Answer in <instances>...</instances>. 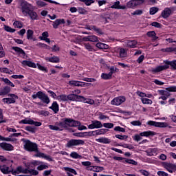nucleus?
I'll return each mask as SVG.
<instances>
[{
	"label": "nucleus",
	"mask_w": 176,
	"mask_h": 176,
	"mask_svg": "<svg viewBox=\"0 0 176 176\" xmlns=\"http://www.w3.org/2000/svg\"><path fill=\"white\" fill-rule=\"evenodd\" d=\"M174 166L172 164H166L165 165V168H166V170L169 172L173 173V168Z\"/></svg>",
	"instance_id": "47"
},
{
	"label": "nucleus",
	"mask_w": 176,
	"mask_h": 176,
	"mask_svg": "<svg viewBox=\"0 0 176 176\" xmlns=\"http://www.w3.org/2000/svg\"><path fill=\"white\" fill-rule=\"evenodd\" d=\"M102 126V123L100 121L95 120L92 121V123L88 126V129L91 130H93V129H101Z\"/></svg>",
	"instance_id": "13"
},
{
	"label": "nucleus",
	"mask_w": 176,
	"mask_h": 176,
	"mask_svg": "<svg viewBox=\"0 0 176 176\" xmlns=\"http://www.w3.org/2000/svg\"><path fill=\"white\" fill-rule=\"evenodd\" d=\"M119 52V57L120 58H123L124 57H127V51L124 50V48H118Z\"/></svg>",
	"instance_id": "27"
},
{
	"label": "nucleus",
	"mask_w": 176,
	"mask_h": 176,
	"mask_svg": "<svg viewBox=\"0 0 176 176\" xmlns=\"http://www.w3.org/2000/svg\"><path fill=\"white\" fill-rule=\"evenodd\" d=\"M146 35L147 36H149V38H153V41H157V39H159V37L156 36V32H155V31L148 32Z\"/></svg>",
	"instance_id": "31"
},
{
	"label": "nucleus",
	"mask_w": 176,
	"mask_h": 176,
	"mask_svg": "<svg viewBox=\"0 0 176 176\" xmlns=\"http://www.w3.org/2000/svg\"><path fill=\"white\" fill-rule=\"evenodd\" d=\"M170 66L171 67L172 69H176V60L172 61L166 60L164 61V65L157 66L156 67L153 68L151 72L153 74H157V72H162V71L168 69Z\"/></svg>",
	"instance_id": "2"
},
{
	"label": "nucleus",
	"mask_w": 176,
	"mask_h": 176,
	"mask_svg": "<svg viewBox=\"0 0 176 176\" xmlns=\"http://www.w3.org/2000/svg\"><path fill=\"white\" fill-rule=\"evenodd\" d=\"M145 152L147 156H153L157 152V148H148Z\"/></svg>",
	"instance_id": "32"
},
{
	"label": "nucleus",
	"mask_w": 176,
	"mask_h": 176,
	"mask_svg": "<svg viewBox=\"0 0 176 176\" xmlns=\"http://www.w3.org/2000/svg\"><path fill=\"white\" fill-rule=\"evenodd\" d=\"M56 100H58V101H67V96L65 94L60 95L56 97Z\"/></svg>",
	"instance_id": "38"
},
{
	"label": "nucleus",
	"mask_w": 176,
	"mask_h": 176,
	"mask_svg": "<svg viewBox=\"0 0 176 176\" xmlns=\"http://www.w3.org/2000/svg\"><path fill=\"white\" fill-rule=\"evenodd\" d=\"M13 25L15 28H23V23L20 22L19 21H15Z\"/></svg>",
	"instance_id": "42"
},
{
	"label": "nucleus",
	"mask_w": 176,
	"mask_h": 176,
	"mask_svg": "<svg viewBox=\"0 0 176 176\" xmlns=\"http://www.w3.org/2000/svg\"><path fill=\"white\" fill-rule=\"evenodd\" d=\"M38 115H42L43 116H49V111L41 110L38 111Z\"/></svg>",
	"instance_id": "60"
},
{
	"label": "nucleus",
	"mask_w": 176,
	"mask_h": 176,
	"mask_svg": "<svg viewBox=\"0 0 176 176\" xmlns=\"http://www.w3.org/2000/svg\"><path fill=\"white\" fill-rule=\"evenodd\" d=\"M12 50H14V52H16V53H18L19 56H20V57H25V52H24V50H23V49L19 47H12Z\"/></svg>",
	"instance_id": "19"
},
{
	"label": "nucleus",
	"mask_w": 176,
	"mask_h": 176,
	"mask_svg": "<svg viewBox=\"0 0 176 176\" xmlns=\"http://www.w3.org/2000/svg\"><path fill=\"white\" fill-rule=\"evenodd\" d=\"M26 173L25 174H30V175H38L39 174V172L36 170L34 169H25Z\"/></svg>",
	"instance_id": "33"
},
{
	"label": "nucleus",
	"mask_w": 176,
	"mask_h": 176,
	"mask_svg": "<svg viewBox=\"0 0 176 176\" xmlns=\"http://www.w3.org/2000/svg\"><path fill=\"white\" fill-rule=\"evenodd\" d=\"M0 148H1V149H3V151H13V149H14L13 145L6 142L0 143Z\"/></svg>",
	"instance_id": "14"
},
{
	"label": "nucleus",
	"mask_w": 176,
	"mask_h": 176,
	"mask_svg": "<svg viewBox=\"0 0 176 176\" xmlns=\"http://www.w3.org/2000/svg\"><path fill=\"white\" fill-rule=\"evenodd\" d=\"M19 124H33L34 126H36V127H39L40 126H42V122H35L32 119L28 118L19 121Z\"/></svg>",
	"instance_id": "8"
},
{
	"label": "nucleus",
	"mask_w": 176,
	"mask_h": 176,
	"mask_svg": "<svg viewBox=\"0 0 176 176\" xmlns=\"http://www.w3.org/2000/svg\"><path fill=\"white\" fill-rule=\"evenodd\" d=\"M10 93V88L8 86H6L0 89V96H6Z\"/></svg>",
	"instance_id": "23"
},
{
	"label": "nucleus",
	"mask_w": 176,
	"mask_h": 176,
	"mask_svg": "<svg viewBox=\"0 0 176 176\" xmlns=\"http://www.w3.org/2000/svg\"><path fill=\"white\" fill-rule=\"evenodd\" d=\"M89 42H98V37L95 35L89 36Z\"/></svg>",
	"instance_id": "56"
},
{
	"label": "nucleus",
	"mask_w": 176,
	"mask_h": 176,
	"mask_svg": "<svg viewBox=\"0 0 176 176\" xmlns=\"http://www.w3.org/2000/svg\"><path fill=\"white\" fill-rule=\"evenodd\" d=\"M84 46L85 47V49L87 50H88V52H93V50H94V48H93V46H91V45H90V43H84Z\"/></svg>",
	"instance_id": "46"
},
{
	"label": "nucleus",
	"mask_w": 176,
	"mask_h": 176,
	"mask_svg": "<svg viewBox=\"0 0 176 176\" xmlns=\"http://www.w3.org/2000/svg\"><path fill=\"white\" fill-rule=\"evenodd\" d=\"M131 124H132V126H141L142 123L140 120H136L131 122Z\"/></svg>",
	"instance_id": "64"
},
{
	"label": "nucleus",
	"mask_w": 176,
	"mask_h": 176,
	"mask_svg": "<svg viewBox=\"0 0 176 176\" xmlns=\"http://www.w3.org/2000/svg\"><path fill=\"white\" fill-rule=\"evenodd\" d=\"M126 8H129V9H134V8H135V0H131L126 3Z\"/></svg>",
	"instance_id": "36"
},
{
	"label": "nucleus",
	"mask_w": 176,
	"mask_h": 176,
	"mask_svg": "<svg viewBox=\"0 0 176 176\" xmlns=\"http://www.w3.org/2000/svg\"><path fill=\"white\" fill-rule=\"evenodd\" d=\"M50 108V109H52L54 113H57L59 111L58 104H57V102H54Z\"/></svg>",
	"instance_id": "30"
},
{
	"label": "nucleus",
	"mask_w": 176,
	"mask_h": 176,
	"mask_svg": "<svg viewBox=\"0 0 176 176\" xmlns=\"http://www.w3.org/2000/svg\"><path fill=\"white\" fill-rule=\"evenodd\" d=\"M80 2H83L87 6H90L91 3H94L93 0H80Z\"/></svg>",
	"instance_id": "55"
},
{
	"label": "nucleus",
	"mask_w": 176,
	"mask_h": 176,
	"mask_svg": "<svg viewBox=\"0 0 176 176\" xmlns=\"http://www.w3.org/2000/svg\"><path fill=\"white\" fill-rule=\"evenodd\" d=\"M74 122H76L77 123H78L77 125H74V126H72V127H78V130H87V127H86V126L85 125H80V122L79 121H76V120H74Z\"/></svg>",
	"instance_id": "34"
},
{
	"label": "nucleus",
	"mask_w": 176,
	"mask_h": 176,
	"mask_svg": "<svg viewBox=\"0 0 176 176\" xmlns=\"http://www.w3.org/2000/svg\"><path fill=\"white\" fill-rule=\"evenodd\" d=\"M23 67H30V68H36V65L30 60H23L21 62Z\"/></svg>",
	"instance_id": "18"
},
{
	"label": "nucleus",
	"mask_w": 176,
	"mask_h": 176,
	"mask_svg": "<svg viewBox=\"0 0 176 176\" xmlns=\"http://www.w3.org/2000/svg\"><path fill=\"white\" fill-rule=\"evenodd\" d=\"M63 169L65 170V171H66L67 176H74V175H77L78 173H76V170H75V169H72L69 167H64Z\"/></svg>",
	"instance_id": "21"
},
{
	"label": "nucleus",
	"mask_w": 176,
	"mask_h": 176,
	"mask_svg": "<svg viewBox=\"0 0 176 176\" xmlns=\"http://www.w3.org/2000/svg\"><path fill=\"white\" fill-rule=\"evenodd\" d=\"M28 17H30V20H38L39 16H38V13L32 10L28 14Z\"/></svg>",
	"instance_id": "20"
},
{
	"label": "nucleus",
	"mask_w": 176,
	"mask_h": 176,
	"mask_svg": "<svg viewBox=\"0 0 176 176\" xmlns=\"http://www.w3.org/2000/svg\"><path fill=\"white\" fill-rule=\"evenodd\" d=\"M120 146H122V148H126L127 149H133L134 148V146L131 144H121L120 145Z\"/></svg>",
	"instance_id": "62"
},
{
	"label": "nucleus",
	"mask_w": 176,
	"mask_h": 176,
	"mask_svg": "<svg viewBox=\"0 0 176 176\" xmlns=\"http://www.w3.org/2000/svg\"><path fill=\"white\" fill-rule=\"evenodd\" d=\"M174 10H175V7L165 8L161 12V17H162V19H168V17L173 14Z\"/></svg>",
	"instance_id": "7"
},
{
	"label": "nucleus",
	"mask_w": 176,
	"mask_h": 176,
	"mask_svg": "<svg viewBox=\"0 0 176 176\" xmlns=\"http://www.w3.org/2000/svg\"><path fill=\"white\" fill-rule=\"evenodd\" d=\"M80 98H83L82 96L71 94L67 95V101H80Z\"/></svg>",
	"instance_id": "15"
},
{
	"label": "nucleus",
	"mask_w": 176,
	"mask_h": 176,
	"mask_svg": "<svg viewBox=\"0 0 176 176\" xmlns=\"http://www.w3.org/2000/svg\"><path fill=\"white\" fill-rule=\"evenodd\" d=\"M79 145H85V140L72 139L66 144V148H72V146H78Z\"/></svg>",
	"instance_id": "6"
},
{
	"label": "nucleus",
	"mask_w": 176,
	"mask_h": 176,
	"mask_svg": "<svg viewBox=\"0 0 176 176\" xmlns=\"http://www.w3.org/2000/svg\"><path fill=\"white\" fill-rule=\"evenodd\" d=\"M34 38V31L32 30H28L27 31V39H33Z\"/></svg>",
	"instance_id": "40"
},
{
	"label": "nucleus",
	"mask_w": 176,
	"mask_h": 176,
	"mask_svg": "<svg viewBox=\"0 0 176 176\" xmlns=\"http://www.w3.org/2000/svg\"><path fill=\"white\" fill-rule=\"evenodd\" d=\"M0 170L3 174H10L12 173V170L9 168V166H0Z\"/></svg>",
	"instance_id": "26"
},
{
	"label": "nucleus",
	"mask_w": 176,
	"mask_h": 176,
	"mask_svg": "<svg viewBox=\"0 0 176 176\" xmlns=\"http://www.w3.org/2000/svg\"><path fill=\"white\" fill-rule=\"evenodd\" d=\"M70 156L73 158V159H79L80 157H82V156H80L79 154H78V153L74 151L70 153Z\"/></svg>",
	"instance_id": "49"
},
{
	"label": "nucleus",
	"mask_w": 176,
	"mask_h": 176,
	"mask_svg": "<svg viewBox=\"0 0 176 176\" xmlns=\"http://www.w3.org/2000/svg\"><path fill=\"white\" fill-rule=\"evenodd\" d=\"M36 6H38V8H45V6H46V3H45L43 1L38 0L36 2Z\"/></svg>",
	"instance_id": "43"
},
{
	"label": "nucleus",
	"mask_w": 176,
	"mask_h": 176,
	"mask_svg": "<svg viewBox=\"0 0 176 176\" xmlns=\"http://www.w3.org/2000/svg\"><path fill=\"white\" fill-rule=\"evenodd\" d=\"M80 101H83L84 102H85V104H89L90 105H93V104H94V100L86 98L84 96H82V98H80Z\"/></svg>",
	"instance_id": "29"
},
{
	"label": "nucleus",
	"mask_w": 176,
	"mask_h": 176,
	"mask_svg": "<svg viewBox=\"0 0 176 176\" xmlns=\"http://www.w3.org/2000/svg\"><path fill=\"white\" fill-rule=\"evenodd\" d=\"M24 144V148L28 152H38V144L36 143H34L30 140H25Z\"/></svg>",
	"instance_id": "5"
},
{
	"label": "nucleus",
	"mask_w": 176,
	"mask_h": 176,
	"mask_svg": "<svg viewBox=\"0 0 176 176\" xmlns=\"http://www.w3.org/2000/svg\"><path fill=\"white\" fill-rule=\"evenodd\" d=\"M94 172L100 173V171H104V167L102 166H93Z\"/></svg>",
	"instance_id": "50"
},
{
	"label": "nucleus",
	"mask_w": 176,
	"mask_h": 176,
	"mask_svg": "<svg viewBox=\"0 0 176 176\" xmlns=\"http://www.w3.org/2000/svg\"><path fill=\"white\" fill-rule=\"evenodd\" d=\"M103 126H104L106 129H113V123H104Z\"/></svg>",
	"instance_id": "63"
},
{
	"label": "nucleus",
	"mask_w": 176,
	"mask_h": 176,
	"mask_svg": "<svg viewBox=\"0 0 176 176\" xmlns=\"http://www.w3.org/2000/svg\"><path fill=\"white\" fill-rule=\"evenodd\" d=\"M32 5L26 1H21L19 4V9L21 14L25 17H28V14L32 10Z\"/></svg>",
	"instance_id": "3"
},
{
	"label": "nucleus",
	"mask_w": 176,
	"mask_h": 176,
	"mask_svg": "<svg viewBox=\"0 0 176 176\" xmlns=\"http://www.w3.org/2000/svg\"><path fill=\"white\" fill-rule=\"evenodd\" d=\"M4 30L7 32H16L15 29H13L10 26H8V25H4Z\"/></svg>",
	"instance_id": "44"
},
{
	"label": "nucleus",
	"mask_w": 176,
	"mask_h": 176,
	"mask_svg": "<svg viewBox=\"0 0 176 176\" xmlns=\"http://www.w3.org/2000/svg\"><path fill=\"white\" fill-rule=\"evenodd\" d=\"M123 163H128V164H133V166H137L138 164L137 162L131 159L126 160Z\"/></svg>",
	"instance_id": "45"
},
{
	"label": "nucleus",
	"mask_w": 176,
	"mask_h": 176,
	"mask_svg": "<svg viewBox=\"0 0 176 176\" xmlns=\"http://www.w3.org/2000/svg\"><path fill=\"white\" fill-rule=\"evenodd\" d=\"M111 8L124 10V9H127V7L126 6H121L120 1H117L113 3Z\"/></svg>",
	"instance_id": "16"
},
{
	"label": "nucleus",
	"mask_w": 176,
	"mask_h": 176,
	"mask_svg": "<svg viewBox=\"0 0 176 176\" xmlns=\"http://www.w3.org/2000/svg\"><path fill=\"white\" fill-rule=\"evenodd\" d=\"M60 24H65V21L63 19H56L55 21L53 22V28H54L55 30L58 28V25H60Z\"/></svg>",
	"instance_id": "22"
},
{
	"label": "nucleus",
	"mask_w": 176,
	"mask_h": 176,
	"mask_svg": "<svg viewBox=\"0 0 176 176\" xmlns=\"http://www.w3.org/2000/svg\"><path fill=\"white\" fill-rule=\"evenodd\" d=\"M38 47H43L44 49H47L48 50H50V47H49V45L45 44V43H39L36 45Z\"/></svg>",
	"instance_id": "57"
},
{
	"label": "nucleus",
	"mask_w": 176,
	"mask_h": 176,
	"mask_svg": "<svg viewBox=\"0 0 176 176\" xmlns=\"http://www.w3.org/2000/svg\"><path fill=\"white\" fill-rule=\"evenodd\" d=\"M69 86H75L78 87L79 86V81L78 80H70L69 81Z\"/></svg>",
	"instance_id": "51"
},
{
	"label": "nucleus",
	"mask_w": 176,
	"mask_h": 176,
	"mask_svg": "<svg viewBox=\"0 0 176 176\" xmlns=\"http://www.w3.org/2000/svg\"><path fill=\"white\" fill-rule=\"evenodd\" d=\"M155 132L152 131H144V132H142L140 133V135L141 137H151V136H153L155 135Z\"/></svg>",
	"instance_id": "28"
},
{
	"label": "nucleus",
	"mask_w": 176,
	"mask_h": 176,
	"mask_svg": "<svg viewBox=\"0 0 176 176\" xmlns=\"http://www.w3.org/2000/svg\"><path fill=\"white\" fill-rule=\"evenodd\" d=\"M144 13V11L142 10H136L133 12L131 13L132 16H141Z\"/></svg>",
	"instance_id": "52"
},
{
	"label": "nucleus",
	"mask_w": 176,
	"mask_h": 176,
	"mask_svg": "<svg viewBox=\"0 0 176 176\" xmlns=\"http://www.w3.org/2000/svg\"><path fill=\"white\" fill-rule=\"evenodd\" d=\"M36 65L38 67V69H40V71H43L44 72H47V69H46V67L41 65L39 63H37Z\"/></svg>",
	"instance_id": "61"
},
{
	"label": "nucleus",
	"mask_w": 176,
	"mask_h": 176,
	"mask_svg": "<svg viewBox=\"0 0 176 176\" xmlns=\"http://www.w3.org/2000/svg\"><path fill=\"white\" fill-rule=\"evenodd\" d=\"M147 124H148V126H154L155 127H168V123L167 122H157L155 121H148L147 122Z\"/></svg>",
	"instance_id": "9"
},
{
	"label": "nucleus",
	"mask_w": 176,
	"mask_h": 176,
	"mask_svg": "<svg viewBox=\"0 0 176 176\" xmlns=\"http://www.w3.org/2000/svg\"><path fill=\"white\" fill-rule=\"evenodd\" d=\"M158 12H159V8L157 7H152L150 8V10H149V13L152 16H153V14H156V13H157Z\"/></svg>",
	"instance_id": "39"
},
{
	"label": "nucleus",
	"mask_w": 176,
	"mask_h": 176,
	"mask_svg": "<svg viewBox=\"0 0 176 176\" xmlns=\"http://www.w3.org/2000/svg\"><path fill=\"white\" fill-rule=\"evenodd\" d=\"M166 90L167 91H170L171 93H176V87L175 86H171V87L166 88Z\"/></svg>",
	"instance_id": "58"
},
{
	"label": "nucleus",
	"mask_w": 176,
	"mask_h": 176,
	"mask_svg": "<svg viewBox=\"0 0 176 176\" xmlns=\"http://www.w3.org/2000/svg\"><path fill=\"white\" fill-rule=\"evenodd\" d=\"M77 10L80 14H86V13H87V11L82 7H78Z\"/></svg>",
	"instance_id": "53"
},
{
	"label": "nucleus",
	"mask_w": 176,
	"mask_h": 176,
	"mask_svg": "<svg viewBox=\"0 0 176 176\" xmlns=\"http://www.w3.org/2000/svg\"><path fill=\"white\" fill-rule=\"evenodd\" d=\"M32 98H33V100L38 98L39 100H41V101L44 102V104H49L50 102V99L49 98V96H47V95L41 91H38L36 94H33L32 96Z\"/></svg>",
	"instance_id": "4"
},
{
	"label": "nucleus",
	"mask_w": 176,
	"mask_h": 176,
	"mask_svg": "<svg viewBox=\"0 0 176 176\" xmlns=\"http://www.w3.org/2000/svg\"><path fill=\"white\" fill-rule=\"evenodd\" d=\"M8 97L10 98H3V102H4L5 104H14V102H16L17 96L14 94H9Z\"/></svg>",
	"instance_id": "11"
},
{
	"label": "nucleus",
	"mask_w": 176,
	"mask_h": 176,
	"mask_svg": "<svg viewBox=\"0 0 176 176\" xmlns=\"http://www.w3.org/2000/svg\"><path fill=\"white\" fill-rule=\"evenodd\" d=\"M78 123L71 118H63L62 122H56L54 125H49L50 130L54 131H63L67 127H72V126H78Z\"/></svg>",
	"instance_id": "1"
},
{
	"label": "nucleus",
	"mask_w": 176,
	"mask_h": 176,
	"mask_svg": "<svg viewBox=\"0 0 176 176\" xmlns=\"http://www.w3.org/2000/svg\"><path fill=\"white\" fill-rule=\"evenodd\" d=\"M124 101H126V97L119 96L112 100L111 104V105H120L121 104H123Z\"/></svg>",
	"instance_id": "10"
},
{
	"label": "nucleus",
	"mask_w": 176,
	"mask_h": 176,
	"mask_svg": "<svg viewBox=\"0 0 176 176\" xmlns=\"http://www.w3.org/2000/svg\"><path fill=\"white\" fill-rule=\"evenodd\" d=\"M45 60L50 63H60V58L56 56L52 57H46Z\"/></svg>",
	"instance_id": "24"
},
{
	"label": "nucleus",
	"mask_w": 176,
	"mask_h": 176,
	"mask_svg": "<svg viewBox=\"0 0 176 176\" xmlns=\"http://www.w3.org/2000/svg\"><path fill=\"white\" fill-rule=\"evenodd\" d=\"M96 47H98V49H103V50H107L108 49L109 46L108 45L105 44V43H98L96 45Z\"/></svg>",
	"instance_id": "37"
},
{
	"label": "nucleus",
	"mask_w": 176,
	"mask_h": 176,
	"mask_svg": "<svg viewBox=\"0 0 176 176\" xmlns=\"http://www.w3.org/2000/svg\"><path fill=\"white\" fill-rule=\"evenodd\" d=\"M0 72H4L5 74H12V70L8 69L7 67H1Z\"/></svg>",
	"instance_id": "48"
},
{
	"label": "nucleus",
	"mask_w": 176,
	"mask_h": 176,
	"mask_svg": "<svg viewBox=\"0 0 176 176\" xmlns=\"http://www.w3.org/2000/svg\"><path fill=\"white\" fill-rule=\"evenodd\" d=\"M141 101L142 104H145L152 105V104H153V102L152 101V100L148 98H142Z\"/></svg>",
	"instance_id": "35"
},
{
	"label": "nucleus",
	"mask_w": 176,
	"mask_h": 176,
	"mask_svg": "<svg viewBox=\"0 0 176 176\" xmlns=\"http://www.w3.org/2000/svg\"><path fill=\"white\" fill-rule=\"evenodd\" d=\"M135 1V6H141L143 3H145V0H134Z\"/></svg>",
	"instance_id": "59"
},
{
	"label": "nucleus",
	"mask_w": 176,
	"mask_h": 176,
	"mask_svg": "<svg viewBox=\"0 0 176 176\" xmlns=\"http://www.w3.org/2000/svg\"><path fill=\"white\" fill-rule=\"evenodd\" d=\"M11 173L12 175H17V174H25L27 171H25V169H23L21 166H18L15 170H11Z\"/></svg>",
	"instance_id": "17"
},
{
	"label": "nucleus",
	"mask_w": 176,
	"mask_h": 176,
	"mask_svg": "<svg viewBox=\"0 0 176 176\" xmlns=\"http://www.w3.org/2000/svg\"><path fill=\"white\" fill-rule=\"evenodd\" d=\"M122 42H124L126 47H131L132 49L137 47V45H138V42H137V41L135 40H132V41L124 40Z\"/></svg>",
	"instance_id": "12"
},
{
	"label": "nucleus",
	"mask_w": 176,
	"mask_h": 176,
	"mask_svg": "<svg viewBox=\"0 0 176 176\" xmlns=\"http://www.w3.org/2000/svg\"><path fill=\"white\" fill-rule=\"evenodd\" d=\"M119 72V69L116 68V67H110L109 74H111V76L112 75H113V74H115V72Z\"/></svg>",
	"instance_id": "54"
},
{
	"label": "nucleus",
	"mask_w": 176,
	"mask_h": 176,
	"mask_svg": "<svg viewBox=\"0 0 176 176\" xmlns=\"http://www.w3.org/2000/svg\"><path fill=\"white\" fill-rule=\"evenodd\" d=\"M96 142H100V144H111V140L107 138H100L96 139Z\"/></svg>",
	"instance_id": "25"
},
{
	"label": "nucleus",
	"mask_w": 176,
	"mask_h": 176,
	"mask_svg": "<svg viewBox=\"0 0 176 176\" xmlns=\"http://www.w3.org/2000/svg\"><path fill=\"white\" fill-rule=\"evenodd\" d=\"M101 78L102 79L108 80V79H111L112 76L111 75L110 73H108V74L102 73L101 74Z\"/></svg>",
	"instance_id": "41"
}]
</instances>
